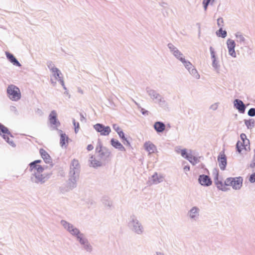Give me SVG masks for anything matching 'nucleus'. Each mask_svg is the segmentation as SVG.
Segmentation results:
<instances>
[{"instance_id": "f257e3e1", "label": "nucleus", "mask_w": 255, "mask_h": 255, "mask_svg": "<svg viewBox=\"0 0 255 255\" xmlns=\"http://www.w3.org/2000/svg\"><path fill=\"white\" fill-rule=\"evenodd\" d=\"M241 140L237 142L236 147L239 153H243L245 151L250 150V141L247 138L245 133H242L240 135Z\"/></svg>"}, {"instance_id": "f03ea898", "label": "nucleus", "mask_w": 255, "mask_h": 255, "mask_svg": "<svg viewBox=\"0 0 255 255\" xmlns=\"http://www.w3.org/2000/svg\"><path fill=\"white\" fill-rule=\"evenodd\" d=\"M7 93L9 98L12 101H18L21 98V93L19 89L13 85L8 86Z\"/></svg>"}, {"instance_id": "7ed1b4c3", "label": "nucleus", "mask_w": 255, "mask_h": 255, "mask_svg": "<svg viewBox=\"0 0 255 255\" xmlns=\"http://www.w3.org/2000/svg\"><path fill=\"white\" fill-rule=\"evenodd\" d=\"M225 184L228 186H231L235 189H240L243 184V179L241 177L232 178L230 177L226 179Z\"/></svg>"}, {"instance_id": "20e7f679", "label": "nucleus", "mask_w": 255, "mask_h": 255, "mask_svg": "<svg viewBox=\"0 0 255 255\" xmlns=\"http://www.w3.org/2000/svg\"><path fill=\"white\" fill-rule=\"evenodd\" d=\"M95 129L100 133L102 135H108L111 131V128L109 126L105 127L102 124H97L94 126Z\"/></svg>"}, {"instance_id": "39448f33", "label": "nucleus", "mask_w": 255, "mask_h": 255, "mask_svg": "<svg viewBox=\"0 0 255 255\" xmlns=\"http://www.w3.org/2000/svg\"><path fill=\"white\" fill-rule=\"evenodd\" d=\"M41 162V160H36L29 164V168L31 171H34L35 174L40 173L44 170L43 168L40 165L37 164Z\"/></svg>"}, {"instance_id": "423d86ee", "label": "nucleus", "mask_w": 255, "mask_h": 255, "mask_svg": "<svg viewBox=\"0 0 255 255\" xmlns=\"http://www.w3.org/2000/svg\"><path fill=\"white\" fill-rule=\"evenodd\" d=\"M181 155L187 159L192 164H195L198 162V159L193 156L191 152L188 153L185 149H181L180 151Z\"/></svg>"}, {"instance_id": "0eeeda50", "label": "nucleus", "mask_w": 255, "mask_h": 255, "mask_svg": "<svg viewBox=\"0 0 255 255\" xmlns=\"http://www.w3.org/2000/svg\"><path fill=\"white\" fill-rule=\"evenodd\" d=\"M61 223L64 228L66 229L71 234L76 236L77 237L81 234L77 229L74 228L72 225L68 222L65 221H62Z\"/></svg>"}, {"instance_id": "6e6552de", "label": "nucleus", "mask_w": 255, "mask_h": 255, "mask_svg": "<svg viewBox=\"0 0 255 255\" xmlns=\"http://www.w3.org/2000/svg\"><path fill=\"white\" fill-rule=\"evenodd\" d=\"M219 166L221 170H225L227 165V158L224 152L220 153L218 157Z\"/></svg>"}, {"instance_id": "1a4fd4ad", "label": "nucleus", "mask_w": 255, "mask_h": 255, "mask_svg": "<svg viewBox=\"0 0 255 255\" xmlns=\"http://www.w3.org/2000/svg\"><path fill=\"white\" fill-rule=\"evenodd\" d=\"M227 44L229 54L232 57H235L236 54L235 51V47L236 45L235 41L232 39H229L227 41Z\"/></svg>"}, {"instance_id": "9d476101", "label": "nucleus", "mask_w": 255, "mask_h": 255, "mask_svg": "<svg viewBox=\"0 0 255 255\" xmlns=\"http://www.w3.org/2000/svg\"><path fill=\"white\" fill-rule=\"evenodd\" d=\"M49 120L51 125L55 126V127H57L60 125V123L57 121V114L55 111H53L51 112L49 117Z\"/></svg>"}, {"instance_id": "9b49d317", "label": "nucleus", "mask_w": 255, "mask_h": 255, "mask_svg": "<svg viewBox=\"0 0 255 255\" xmlns=\"http://www.w3.org/2000/svg\"><path fill=\"white\" fill-rule=\"evenodd\" d=\"M39 153L41 157L46 163H50L52 162V159L50 156L45 150L43 148H40L39 149Z\"/></svg>"}, {"instance_id": "f8f14e48", "label": "nucleus", "mask_w": 255, "mask_h": 255, "mask_svg": "<svg viewBox=\"0 0 255 255\" xmlns=\"http://www.w3.org/2000/svg\"><path fill=\"white\" fill-rule=\"evenodd\" d=\"M144 147L149 154L153 153L157 151L156 146L150 141L146 142L144 144Z\"/></svg>"}, {"instance_id": "ddd939ff", "label": "nucleus", "mask_w": 255, "mask_h": 255, "mask_svg": "<svg viewBox=\"0 0 255 255\" xmlns=\"http://www.w3.org/2000/svg\"><path fill=\"white\" fill-rule=\"evenodd\" d=\"M199 182L202 185L204 186H209L212 184L210 178L208 176L205 175L199 176Z\"/></svg>"}, {"instance_id": "4468645a", "label": "nucleus", "mask_w": 255, "mask_h": 255, "mask_svg": "<svg viewBox=\"0 0 255 255\" xmlns=\"http://www.w3.org/2000/svg\"><path fill=\"white\" fill-rule=\"evenodd\" d=\"M234 104L236 108L240 112L242 113L245 112V106L241 100L236 99L234 101Z\"/></svg>"}, {"instance_id": "2eb2a0df", "label": "nucleus", "mask_w": 255, "mask_h": 255, "mask_svg": "<svg viewBox=\"0 0 255 255\" xmlns=\"http://www.w3.org/2000/svg\"><path fill=\"white\" fill-rule=\"evenodd\" d=\"M6 56L7 58L10 61L13 65H16L17 66H21V64L19 62L16 60L15 57L11 53L9 52H6Z\"/></svg>"}, {"instance_id": "dca6fc26", "label": "nucleus", "mask_w": 255, "mask_h": 255, "mask_svg": "<svg viewBox=\"0 0 255 255\" xmlns=\"http://www.w3.org/2000/svg\"><path fill=\"white\" fill-rule=\"evenodd\" d=\"M154 128L157 132H161L164 130L165 126L163 123L157 122L154 124Z\"/></svg>"}, {"instance_id": "f3484780", "label": "nucleus", "mask_w": 255, "mask_h": 255, "mask_svg": "<svg viewBox=\"0 0 255 255\" xmlns=\"http://www.w3.org/2000/svg\"><path fill=\"white\" fill-rule=\"evenodd\" d=\"M111 144L116 148L119 149L122 151H125L126 149L124 146L117 140L114 138L111 139Z\"/></svg>"}, {"instance_id": "a211bd4d", "label": "nucleus", "mask_w": 255, "mask_h": 255, "mask_svg": "<svg viewBox=\"0 0 255 255\" xmlns=\"http://www.w3.org/2000/svg\"><path fill=\"white\" fill-rule=\"evenodd\" d=\"M52 65H53V64L50 63L49 64V65H48V67H49V68L51 67L50 70L52 73V75L57 79L58 78H59V75H60V71L57 68L52 67Z\"/></svg>"}, {"instance_id": "6ab92c4d", "label": "nucleus", "mask_w": 255, "mask_h": 255, "mask_svg": "<svg viewBox=\"0 0 255 255\" xmlns=\"http://www.w3.org/2000/svg\"><path fill=\"white\" fill-rule=\"evenodd\" d=\"M79 162L77 159H74L72 161L71 165L70 166V169L75 171V170H78L80 168Z\"/></svg>"}, {"instance_id": "aec40b11", "label": "nucleus", "mask_w": 255, "mask_h": 255, "mask_svg": "<svg viewBox=\"0 0 255 255\" xmlns=\"http://www.w3.org/2000/svg\"><path fill=\"white\" fill-rule=\"evenodd\" d=\"M215 184L218 189L222 190H226L227 189V186H228L226 184H225V181L224 183H223L222 182L217 180L215 182Z\"/></svg>"}, {"instance_id": "412c9836", "label": "nucleus", "mask_w": 255, "mask_h": 255, "mask_svg": "<svg viewBox=\"0 0 255 255\" xmlns=\"http://www.w3.org/2000/svg\"><path fill=\"white\" fill-rule=\"evenodd\" d=\"M180 60L184 64L185 67L189 71L194 67V66L189 61H186L184 58L180 57Z\"/></svg>"}, {"instance_id": "4be33fe9", "label": "nucleus", "mask_w": 255, "mask_h": 255, "mask_svg": "<svg viewBox=\"0 0 255 255\" xmlns=\"http://www.w3.org/2000/svg\"><path fill=\"white\" fill-rule=\"evenodd\" d=\"M152 178L153 183L155 184H157L162 181V177L161 175H158L156 173L152 175Z\"/></svg>"}, {"instance_id": "5701e85b", "label": "nucleus", "mask_w": 255, "mask_h": 255, "mask_svg": "<svg viewBox=\"0 0 255 255\" xmlns=\"http://www.w3.org/2000/svg\"><path fill=\"white\" fill-rule=\"evenodd\" d=\"M68 140V136L65 133H61L60 135V144L61 146H64L67 143Z\"/></svg>"}, {"instance_id": "b1692460", "label": "nucleus", "mask_w": 255, "mask_h": 255, "mask_svg": "<svg viewBox=\"0 0 255 255\" xmlns=\"http://www.w3.org/2000/svg\"><path fill=\"white\" fill-rule=\"evenodd\" d=\"M216 34L219 37H222L223 38H225L227 36L226 31L223 30L222 28H220L219 30L216 32Z\"/></svg>"}, {"instance_id": "393cba45", "label": "nucleus", "mask_w": 255, "mask_h": 255, "mask_svg": "<svg viewBox=\"0 0 255 255\" xmlns=\"http://www.w3.org/2000/svg\"><path fill=\"white\" fill-rule=\"evenodd\" d=\"M191 74L196 79H199L200 75L198 73L197 71L194 68V67L189 71Z\"/></svg>"}, {"instance_id": "a878e982", "label": "nucleus", "mask_w": 255, "mask_h": 255, "mask_svg": "<svg viewBox=\"0 0 255 255\" xmlns=\"http://www.w3.org/2000/svg\"><path fill=\"white\" fill-rule=\"evenodd\" d=\"M77 238L81 244L86 245L87 243V240L84 237L83 234H80Z\"/></svg>"}, {"instance_id": "bb28decb", "label": "nucleus", "mask_w": 255, "mask_h": 255, "mask_svg": "<svg viewBox=\"0 0 255 255\" xmlns=\"http://www.w3.org/2000/svg\"><path fill=\"white\" fill-rule=\"evenodd\" d=\"M0 133L9 134V132L7 128L0 124Z\"/></svg>"}, {"instance_id": "cd10ccee", "label": "nucleus", "mask_w": 255, "mask_h": 255, "mask_svg": "<svg viewBox=\"0 0 255 255\" xmlns=\"http://www.w3.org/2000/svg\"><path fill=\"white\" fill-rule=\"evenodd\" d=\"M172 52L174 55L179 60L180 57H182V54L176 48Z\"/></svg>"}, {"instance_id": "c85d7f7f", "label": "nucleus", "mask_w": 255, "mask_h": 255, "mask_svg": "<svg viewBox=\"0 0 255 255\" xmlns=\"http://www.w3.org/2000/svg\"><path fill=\"white\" fill-rule=\"evenodd\" d=\"M245 124L248 128H252L254 127V122L252 120L246 121Z\"/></svg>"}, {"instance_id": "c756f323", "label": "nucleus", "mask_w": 255, "mask_h": 255, "mask_svg": "<svg viewBox=\"0 0 255 255\" xmlns=\"http://www.w3.org/2000/svg\"><path fill=\"white\" fill-rule=\"evenodd\" d=\"M197 211H198L197 208H196L195 207L193 208L190 210V216H191V218L195 217V214H196L197 213Z\"/></svg>"}, {"instance_id": "7c9ffc66", "label": "nucleus", "mask_w": 255, "mask_h": 255, "mask_svg": "<svg viewBox=\"0 0 255 255\" xmlns=\"http://www.w3.org/2000/svg\"><path fill=\"white\" fill-rule=\"evenodd\" d=\"M73 123L75 127V131L77 133L79 131L80 128L79 123L78 122H76L75 120H73Z\"/></svg>"}, {"instance_id": "2f4dec72", "label": "nucleus", "mask_w": 255, "mask_h": 255, "mask_svg": "<svg viewBox=\"0 0 255 255\" xmlns=\"http://www.w3.org/2000/svg\"><path fill=\"white\" fill-rule=\"evenodd\" d=\"M91 159H93V157H91ZM91 163L92 165L93 166H98L100 165V162L98 161H97L96 160L94 159H91Z\"/></svg>"}, {"instance_id": "473e14b6", "label": "nucleus", "mask_w": 255, "mask_h": 255, "mask_svg": "<svg viewBox=\"0 0 255 255\" xmlns=\"http://www.w3.org/2000/svg\"><path fill=\"white\" fill-rule=\"evenodd\" d=\"M217 24L219 27L222 28L224 25V20L222 18H219L217 19Z\"/></svg>"}, {"instance_id": "72a5a7b5", "label": "nucleus", "mask_w": 255, "mask_h": 255, "mask_svg": "<svg viewBox=\"0 0 255 255\" xmlns=\"http://www.w3.org/2000/svg\"><path fill=\"white\" fill-rule=\"evenodd\" d=\"M118 133L119 135L120 136V137L121 138H122L124 140H125L127 141V143L128 145L129 144V142L127 140V139L125 137L124 133L123 132L122 130H121V131L119 132Z\"/></svg>"}, {"instance_id": "f704fd0d", "label": "nucleus", "mask_w": 255, "mask_h": 255, "mask_svg": "<svg viewBox=\"0 0 255 255\" xmlns=\"http://www.w3.org/2000/svg\"><path fill=\"white\" fill-rule=\"evenodd\" d=\"M248 115L250 116H252V117L255 116V109L252 108V109H250L248 112Z\"/></svg>"}, {"instance_id": "c9c22d12", "label": "nucleus", "mask_w": 255, "mask_h": 255, "mask_svg": "<svg viewBox=\"0 0 255 255\" xmlns=\"http://www.w3.org/2000/svg\"><path fill=\"white\" fill-rule=\"evenodd\" d=\"M113 127V128L118 133L122 130L121 128H120V127L118 125H117V124H114Z\"/></svg>"}, {"instance_id": "e433bc0d", "label": "nucleus", "mask_w": 255, "mask_h": 255, "mask_svg": "<svg viewBox=\"0 0 255 255\" xmlns=\"http://www.w3.org/2000/svg\"><path fill=\"white\" fill-rule=\"evenodd\" d=\"M249 180L252 183L255 182V173L250 176Z\"/></svg>"}, {"instance_id": "4c0bfd02", "label": "nucleus", "mask_w": 255, "mask_h": 255, "mask_svg": "<svg viewBox=\"0 0 255 255\" xmlns=\"http://www.w3.org/2000/svg\"><path fill=\"white\" fill-rule=\"evenodd\" d=\"M255 154L253 157V159L252 160V163L250 164V167L252 168L255 167Z\"/></svg>"}, {"instance_id": "58836bf2", "label": "nucleus", "mask_w": 255, "mask_h": 255, "mask_svg": "<svg viewBox=\"0 0 255 255\" xmlns=\"http://www.w3.org/2000/svg\"><path fill=\"white\" fill-rule=\"evenodd\" d=\"M35 177L38 179L37 182H44V180H43L44 178L42 177V175H40V176L39 175L38 176L35 175Z\"/></svg>"}, {"instance_id": "ea45409f", "label": "nucleus", "mask_w": 255, "mask_h": 255, "mask_svg": "<svg viewBox=\"0 0 255 255\" xmlns=\"http://www.w3.org/2000/svg\"><path fill=\"white\" fill-rule=\"evenodd\" d=\"M102 147H101V150L99 151V152H102L103 150H105V152L107 154V156H109L110 155V152H109L108 150H107L105 148H104V149H102Z\"/></svg>"}, {"instance_id": "a19ab883", "label": "nucleus", "mask_w": 255, "mask_h": 255, "mask_svg": "<svg viewBox=\"0 0 255 255\" xmlns=\"http://www.w3.org/2000/svg\"><path fill=\"white\" fill-rule=\"evenodd\" d=\"M169 48L171 49V51L173 52L175 49H176V47H175L172 44H168Z\"/></svg>"}, {"instance_id": "79ce46f5", "label": "nucleus", "mask_w": 255, "mask_h": 255, "mask_svg": "<svg viewBox=\"0 0 255 255\" xmlns=\"http://www.w3.org/2000/svg\"><path fill=\"white\" fill-rule=\"evenodd\" d=\"M94 148V147L92 145V144H89L88 146H87V149H88V150L89 151H90V150H93Z\"/></svg>"}, {"instance_id": "37998d69", "label": "nucleus", "mask_w": 255, "mask_h": 255, "mask_svg": "<svg viewBox=\"0 0 255 255\" xmlns=\"http://www.w3.org/2000/svg\"><path fill=\"white\" fill-rule=\"evenodd\" d=\"M190 170V167L189 166H185L184 167V170L185 171V172H187L188 171H189Z\"/></svg>"}, {"instance_id": "c03bdc74", "label": "nucleus", "mask_w": 255, "mask_h": 255, "mask_svg": "<svg viewBox=\"0 0 255 255\" xmlns=\"http://www.w3.org/2000/svg\"><path fill=\"white\" fill-rule=\"evenodd\" d=\"M101 155H103L104 154V152H102L101 153Z\"/></svg>"}, {"instance_id": "a18cd8bd", "label": "nucleus", "mask_w": 255, "mask_h": 255, "mask_svg": "<svg viewBox=\"0 0 255 255\" xmlns=\"http://www.w3.org/2000/svg\"><path fill=\"white\" fill-rule=\"evenodd\" d=\"M0 255H1L0 254Z\"/></svg>"}]
</instances>
